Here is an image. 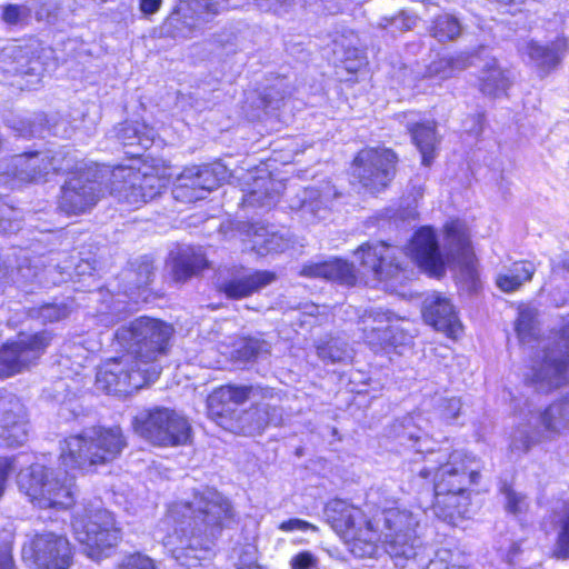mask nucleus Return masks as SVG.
<instances>
[{
	"mask_svg": "<svg viewBox=\"0 0 569 569\" xmlns=\"http://www.w3.org/2000/svg\"><path fill=\"white\" fill-rule=\"evenodd\" d=\"M173 335L171 323L150 316L119 327L114 339L124 352L98 367L97 387L108 395L130 396L156 382L162 372L159 359L170 352Z\"/></svg>",
	"mask_w": 569,
	"mask_h": 569,
	"instance_id": "nucleus-1",
	"label": "nucleus"
},
{
	"mask_svg": "<svg viewBox=\"0 0 569 569\" xmlns=\"http://www.w3.org/2000/svg\"><path fill=\"white\" fill-rule=\"evenodd\" d=\"M327 523L357 558H371L378 546L390 548L395 556H406L412 548L413 529L410 515L399 508H377L367 516L359 507L342 499L326 503Z\"/></svg>",
	"mask_w": 569,
	"mask_h": 569,
	"instance_id": "nucleus-2",
	"label": "nucleus"
},
{
	"mask_svg": "<svg viewBox=\"0 0 569 569\" xmlns=\"http://www.w3.org/2000/svg\"><path fill=\"white\" fill-rule=\"evenodd\" d=\"M167 518L174 526L179 545L174 558L186 567H197L211 550L212 538L236 522L232 501L214 487L192 491V500L172 502Z\"/></svg>",
	"mask_w": 569,
	"mask_h": 569,
	"instance_id": "nucleus-3",
	"label": "nucleus"
},
{
	"mask_svg": "<svg viewBox=\"0 0 569 569\" xmlns=\"http://www.w3.org/2000/svg\"><path fill=\"white\" fill-rule=\"evenodd\" d=\"M471 460L460 451H451L435 469L423 468L419 476L431 479V509L440 519L456 522L467 518L471 506L469 485H477L480 472L470 469Z\"/></svg>",
	"mask_w": 569,
	"mask_h": 569,
	"instance_id": "nucleus-4",
	"label": "nucleus"
},
{
	"mask_svg": "<svg viewBox=\"0 0 569 569\" xmlns=\"http://www.w3.org/2000/svg\"><path fill=\"white\" fill-rule=\"evenodd\" d=\"M128 441L118 425L90 428V432L67 436L60 443L58 460L66 471L80 476L94 475L117 461Z\"/></svg>",
	"mask_w": 569,
	"mask_h": 569,
	"instance_id": "nucleus-5",
	"label": "nucleus"
},
{
	"mask_svg": "<svg viewBox=\"0 0 569 569\" xmlns=\"http://www.w3.org/2000/svg\"><path fill=\"white\" fill-rule=\"evenodd\" d=\"M127 163L110 168L109 192L119 201L141 207L161 196L171 180L168 166L143 153L126 152Z\"/></svg>",
	"mask_w": 569,
	"mask_h": 569,
	"instance_id": "nucleus-6",
	"label": "nucleus"
},
{
	"mask_svg": "<svg viewBox=\"0 0 569 569\" xmlns=\"http://www.w3.org/2000/svg\"><path fill=\"white\" fill-rule=\"evenodd\" d=\"M19 492L38 510L67 511L77 503L73 477L62 476L53 468L33 462L16 476Z\"/></svg>",
	"mask_w": 569,
	"mask_h": 569,
	"instance_id": "nucleus-7",
	"label": "nucleus"
},
{
	"mask_svg": "<svg viewBox=\"0 0 569 569\" xmlns=\"http://www.w3.org/2000/svg\"><path fill=\"white\" fill-rule=\"evenodd\" d=\"M71 530L82 553L93 561L111 557L123 540L117 517L102 507L84 506L72 516Z\"/></svg>",
	"mask_w": 569,
	"mask_h": 569,
	"instance_id": "nucleus-8",
	"label": "nucleus"
},
{
	"mask_svg": "<svg viewBox=\"0 0 569 569\" xmlns=\"http://www.w3.org/2000/svg\"><path fill=\"white\" fill-rule=\"evenodd\" d=\"M400 157L398 152L385 146H365L350 161V174L353 183L371 197L386 192L393 183Z\"/></svg>",
	"mask_w": 569,
	"mask_h": 569,
	"instance_id": "nucleus-9",
	"label": "nucleus"
},
{
	"mask_svg": "<svg viewBox=\"0 0 569 569\" xmlns=\"http://www.w3.org/2000/svg\"><path fill=\"white\" fill-rule=\"evenodd\" d=\"M132 430L157 448H174L191 443L192 428L188 419L172 408L154 406L131 421Z\"/></svg>",
	"mask_w": 569,
	"mask_h": 569,
	"instance_id": "nucleus-10",
	"label": "nucleus"
},
{
	"mask_svg": "<svg viewBox=\"0 0 569 569\" xmlns=\"http://www.w3.org/2000/svg\"><path fill=\"white\" fill-rule=\"evenodd\" d=\"M254 392L261 398L273 396L272 388L261 386L224 383L213 388L206 400L208 418L229 432L244 435L250 427L243 420L247 410H238L232 405H243Z\"/></svg>",
	"mask_w": 569,
	"mask_h": 569,
	"instance_id": "nucleus-11",
	"label": "nucleus"
},
{
	"mask_svg": "<svg viewBox=\"0 0 569 569\" xmlns=\"http://www.w3.org/2000/svg\"><path fill=\"white\" fill-rule=\"evenodd\" d=\"M101 168L97 162L79 161L69 170L57 199L60 213L72 217L90 212L102 198Z\"/></svg>",
	"mask_w": 569,
	"mask_h": 569,
	"instance_id": "nucleus-12",
	"label": "nucleus"
},
{
	"mask_svg": "<svg viewBox=\"0 0 569 569\" xmlns=\"http://www.w3.org/2000/svg\"><path fill=\"white\" fill-rule=\"evenodd\" d=\"M56 335L48 329L37 331H19L14 339L0 345V379H9L37 367L48 349L52 346Z\"/></svg>",
	"mask_w": 569,
	"mask_h": 569,
	"instance_id": "nucleus-13",
	"label": "nucleus"
},
{
	"mask_svg": "<svg viewBox=\"0 0 569 569\" xmlns=\"http://www.w3.org/2000/svg\"><path fill=\"white\" fill-rule=\"evenodd\" d=\"M366 342L381 350H396L412 343L411 321L385 308H368L359 318Z\"/></svg>",
	"mask_w": 569,
	"mask_h": 569,
	"instance_id": "nucleus-14",
	"label": "nucleus"
},
{
	"mask_svg": "<svg viewBox=\"0 0 569 569\" xmlns=\"http://www.w3.org/2000/svg\"><path fill=\"white\" fill-rule=\"evenodd\" d=\"M21 560L33 569H71L77 548L66 533L36 531L21 546Z\"/></svg>",
	"mask_w": 569,
	"mask_h": 569,
	"instance_id": "nucleus-15",
	"label": "nucleus"
},
{
	"mask_svg": "<svg viewBox=\"0 0 569 569\" xmlns=\"http://www.w3.org/2000/svg\"><path fill=\"white\" fill-rule=\"evenodd\" d=\"M400 251L399 247L388 241H365L357 247L355 256L366 273L389 287L401 283L406 278V266L398 257Z\"/></svg>",
	"mask_w": 569,
	"mask_h": 569,
	"instance_id": "nucleus-16",
	"label": "nucleus"
},
{
	"mask_svg": "<svg viewBox=\"0 0 569 569\" xmlns=\"http://www.w3.org/2000/svg\"><path fill=\"white\" fill-rule=\"evenodd\" d=\"M51 173H60L54 167L53 157L48 152L32 150L11 156L0 177L11 187H24L46 182Z\"/></svg>",
	"mask_w": 569,
	"mask_h": 569,
	"instance_id": "nucleus-17",
	"label": "nucleus"
},
{
	"mask_svg": "<svg viewBox=\"0 0 569 569\" xmlns=\"http://www.w3.org/2000/svg\"><path fill=\"white\" fill-rule=\"evenodd\" d=\"M408 254L428 276L441 278L446 272L439 241L431 226L419 227L408 242Z\"/></svg>",
	"mask_w": 569,
	"mask_h": 569,
	"instance_id": "nucleus-18",
	"label": "nucleus"
},
{
	"mask_svg": "<svg viewBox=\"0 0 569 569\" xmlns=\"http://www.w3.org/2000/svg\"><path fill=\"white\" fill-rule=\"evenodd\" d=\"M28 411L14 395H0V447L16 448L27 439Z\"/></svg>",
	"mask_w": 569,
	"mask_h": 569,
	"instance_id": "nucleus-19",
	"label": "nucleus"
},
{
	"mask_svg": "<svg viewBox=\"0 0 569 569\" xmlns=\"http://www.w3.org/2000/svg\"><path fill=\"white\" fill-rule=\"evenodd\" d=\"M219 184L214 169L209 164H202L183 171L172 189V194L179 202L194 203Z\"/></svg>",
	"mask_w": 569,
	"mask_h": 569,
	"instance_id": "nucleus-20",
	"label": "nucleus"
},
{
	"mask_svg": "<svg viewBox=\"0 0 569 569\" xmlns=\"http://www.w3.org/2000/svg\"><path fill=\"white\" fill-rule=\"evenodd\" d=\"M298 274L309 279H322L346 287H355L358 282V272L355 264L343 258L307 262L301 267Z\"/></svg>",
	"mask_w": 569,
	"mask_h": 569,
	"instance_id": "nucleus-21",
	"label": "nucleus"
},
{
	"mask_svg": "<svg viewBox=\"0 0 569 569\" xmlns=\"http://www.w3.org/2000/svg\"><path fill=\"white\" fill-rule=\"evenodd\" d=\"M425 322L451 340L463 335V326L449 299L437 296L421 311Z\"/></svg>",
	"mask_w": 569,
	"mask_h": 569,
	"instance_id": "nucleus-22",
	"label": "nucleus"
},
{
	"mask_svg": "<svg viewBox=\"0 0 569 569\" xmlns=\"http://www.w3.org/2000/svg\"><path fill=\"white\" fill-rule=\"evenodd\" d=\"M569 50V41L565 36L557 37L549 44H540L530 41L527 44V54L535 62L540 77H546L555 71L562 62Z\"/></svg>",
	"mask_w": 569,
	"mask_h": 569,
	"instance_id": "nucleus-23",
	"label": "nucleus"
},
{
	"mask_svg": "<svg viewBox=\"0 0 569 569\" xmlns=\"http://www.w3.org/2000/svg\"><path fill=\"white\" fill-rule=\"evenodd\" d=\"M277 279V273L271 270H254L251 273L233 277L223 282L219 291L228 299L240 300L259 292Z\"/></svg>",
	"mask_w": 569,
	"mask_h": 569,
	"instance_id": "nucleus-24",
	"label": "nucleus"
},
{
	"mask_svg": "<svg viewBox=\"0 0 569 569\" xmlns=\"http://www.w3.org/2000/svg\"><path fill=\"white\" fill-rule=\"evenodd\" d=\"M406 129L410 136L411 143L421 156V164L423 167H430L437 157L440 142L437 121H416L409 123Z\"/></svg>",
	"mask_w": 569,
	"mask_h": 569,
	"instance_id": "nucleus-25",
	"label": "nucleus"
},
{
	"mask_svg": "<svg viewBox=\"0 0 569 569\" xmlns=\"http://www.w3.org/2000/svg\"><path fill=\"white\" fill-rule=\"evenodd\" d=\"M443 239L448 248L455 251L457 257L472 256L473 248L470 231L467 223L459 218H451L442 226Z\"/></svg>",
	"mask_w": 569,
	"mask_h": 569,
	"instance_id": "nucleus-26",
	"label": "nucleus"
},
{
	"mask_svg": "<svg viewBox=\"0 0 569 569\" xmlns=\"http://www.w3.org/2000/svg\"><path fill=\"white\" fill-rule=\"evenodd\" d=\"M471 66L470 57L460 52L432 60L425 69L423 78L447 80Z\"/></svg>",
	"mask_w": 569,
	"mask_h": 569,
	"instance_id": "nucleus-27",
	"label": "nucleus"
},
{
	"mask_svg": "<svg viewBox=\"0 0 569 569\" xmlns=\"http://www.w3.org/2000/svg\"><path fill=\"white\" fill-rule=\"evenodd\" d=\"M209 268L210 262L203 252L189 249L176 257L172 266V277L178 282H184Z\"/></svg>",
	"mask_w": 569,
	"mask_h": 569,
	"instance_id": "nucleus-28",
	"label": "nucleus"
},
{
	"mask_svg": "<svg viewBox=\"0 0 569 569\" xmlns=\"http://www.w3.org/2000/svg\"><path fill=\"white\" fill-rule=\"evenodd\" d=\"M536 268L529 260H518L511 266V273H501L496 278V286L500 291L511 293L521 288L525 282L531 281Z\"/></svg>",
	"mask_w": 569,
	"mask_h": 569,
	"instance_id": "nucleus-29",
	"label": "nucleus"
},
{
	"mask_svg": "<svg viewBox=\"0 0 569 569\" xmlns=\"http://www.w3.org/2000/svg\"><path fill=\"white\" fill-rule=\"evenodd\" d=\"M428 34L439 43H447L457 40L462 32L460 20L448 12L435 16L428 26Z\"/></svg>",
	"mask_w": 569,
	"mask_h": 569,
	"instance_id": "nucleus-30",
	"label": "nucleus"
},
{
	"mask_svg": "<svg viewBox=\"0 0 569 569\" xmlns=\"http://www.w3.org/2000/svg\"><path fill=\"white\" fill-rule=\"evenodd\" d=\"M542 367L547 372H550L551 376L548 377L547 373L542 375L541 371H537L531 378L532 382L536 383L548 380L553 389L569 385V352L558 359L545 360Z\"/></svg>",
	"mask_w": 569,
	"mask_h": 569,
	"instance_id": "nucleus-31",
	"label": "nucleus"
},
{
	"mask_svg": "<svg viewBox=\"0 0 569 569\" xmlns=\"http://www.w3.org/2000/svg\"><path fill=\"white\" fill-rule=\"evenodd\" d=\"M510 87V81L506 72L496 62L487 64L483 68V74L479 79V90L487 96L497 97L506 92Z\"/></svg>",
	"mask_w": 569,
	"mask_h": 569,
	"instance_id": "nucleus-32",
	"label": "nucleus"
},
{
	"mask_svg": "<svg viewBox=\"0 0 569 569\" xmlns=\"http://www.w3.org/2000/svg\"><path fill=\"white\" fill-rule=\"evenodd\" d=\"M550 555L556 560H569V501L562 506V515L558 520V530Z\"/></svg>",
	"mask_w": 569,
	"mask_h": 569,
	"instance_id": "nucleus-33",
	"label": "nucleus"
},
{
	"mask_svg": "<svg viewBox=\"0 0 569 569\" xmlns=\"http://www.w3.org/2000/svg\"><path fill=\"white\" fill-rule=\"evenodd\" d=\"M565 402H567V399L559 403L549 405L542 410L541 423L546 431L558 435L569 427V419L563 408Z\"/></svg>",
	"mask_w": 569,
	"mask_h": 569,
	"instance_id": "nucleus-34",
	"label": "nucleus"
},
{
	"mask_svg": "<svg viewBox=\"0 0 569 569\" xmlns=\"http://www.w3.org/2000/svg\"><path fill=\"white\" fill-rule=\"evenodd\" d=\"M69 315L70 309L63 302H43L34 308V318L43 326L62 321Z\"/></svg>",
	"mask_w": 569,
	"mask_h": 569,
	"instance_id": "nucleus-35",
	"label": "nucleus"
},
{
	"mask_svg": "<svg viewBox=\"0 0 569 569\" xmlns=\"http://www.w3.org/2000/svg\"><path fill=\"white\" fill-rule=\"evenodd\" d=\"M463 260L460 266V281L470 291H477L481 287L478 261L475 252L472 256L459 257Z\"/></svg>",
	"mask_w": 569,
	"mask_h": 569,
	"instance_id": "nucleus-36",
	"label": "nucleus"
},
{
	"mask_svg": "<svg viewBox=\"0 0 569 569\" xmlns=\"http://www.w3.org/2000/svg\"><path fill=\"white\" fill-rule=\"evenodd\" d=\"M438 418L446 425H453L462 413V401L460 397H443L437 405Z\"/></svg>",
	"mask_w": 569,
	"mask_h": 569,
	"instance_id": "nucleus-37",
	"label": "nucleus"
},
{
	"mask_svg": "<svg viewBox=\"0 0 569 569\" xmlns=\"http://www.w3.org/2000/svg\"><path fill=\"white\" fill-rule=\"evenodd\" d=\"M114 569H160L156 559L142 551L127 553Z\"/></svg>",
	"mask_w": 569,
	"mask_h": 569,
	"instance_id": "nucleus-38",
	"label": "nucleus"
},
{
	"mask_svg": "<svg viewBox=\"0 0 569 569\" xmlns=\"http://www.w3.org/2000/svg\"><path fill=\"white\" fill-rule=\"evenodd\" d=\"M266 345L264 340L254 337H244L234 351L236 359L241 362L256 361Z\"/></svg>",
	"mask_w": 569,
	"mask_h": 569,
	"instance_id": "nucleus-39",
	"label": "nucleus"
},
{
	"mask_svg": "<svg viewBox=\"0 0 569 569\" xmlns=\"http://www.w3.org/2000/svg\"><path fill=\"white\" fill-rule=\"evenodd\" d=\"M30 13V9L23 4L6 3L1 8V20L8 26H17L27 22Z\"/></svg>",
	"mask_w": 569,
	"mask_h": 569,
	"instance_id": "nucleus-40",
	"label": "nucleus"
},
{
	"mask_svg": "<svg viewBox=\"0 0 569 569\" xmlns=\"http://www.w3.org/2000/svg\"><path fill=\"white\" fill-rule=\"evenodd\" d=\"M317 355L320 359L332 363L339 362L345 357V350L336 338H329L316 346Z\"/></svg>",
	"mask_w": 569,
	"mask_h": 569,
	"instance_id": "nucleus-41",
	"label": "nucleus"
},
{
	"mask_svg": "<svg viewBox=\"0 0 569 569\" xmlns=\"http://www.w3.org/2000/svg\"><path fill=\"white\" fill-rule=\"evenodd\" d=\"M16 456H0V500L4 496L8 480L16 468Z\"/></svg>",
	"mask_w": 569,
	"mask_h": 569,
	"instance_id": "nucleus-42",
	"label": "nucleus"
},
{
	"mask_svg": "<svg viewBox=\"0 0 569 569\" xmlns=\"http://www.w3.org/2000/svg\"><path fill=\"white\" fill-rule=\"evenodd\" d=\"M0 569H17L13 558V541L0 542Z\"/></svg>",
	"mask_w": 569,
	"mask_h": 569,
	"instance_id": "nucleus-43",
	"label": "nucleus"
},
{
	"mask_svg": "<svg viewBox=\"0 0 569 569\" xmlns=\"http://www.w3.org/2000/svg\"><path fill=\"white\" fill-rule=\"evenodd\" d=\"M291 569H313L317 565L316 557L309 551H300L292 557Z\"/></svg>",
	"mask_w": 569,
	"mask_h": 569,
	"instance_id": "nucleus-44",
	"label": "nucleus"
},
{
	"mask_svg": "<svg viewBox=\"0 0 569 569\" xmlns=\"http://www.w3.org/2000/svg\"><path fill=\"white\" fill-rule=\"evenodd\" d=\"M278 528L281 530V531H293V530H302V531H307V530H312V531H316L317 530V527L306 520H302V519H298V518H291V519H288V520H284L282 521Z\"/></svg>",
	"mask_w": 569,
	"mask_h": 569,
	"instance_id": "nucleus-45",
	"label": "nucleus"
},
{
	"mask_svg": "<svg viewBox=\"0 0 569 569\" xmlns=\"http://www.w3.org/2000/svg\"><path fill=\"white\" fill-rule=\"evenodd\" d=\"M522 503H523L522 496L518 495L515 491H508L507 502H506V509L508 512H510L512 515H517V513L521 512Z\"/></svg>",
	"mask_w": 569,
	"mask_h": 569,
	"instance_id": "nucleus-46",
	"label": "nucleus"
},
{
	"mask_svg": "<svg viewBox=\"0 0 569 569\" xmlns=\"http://www.w3.org/2000/svg\"><path fill=\"white\" fill-rule=\"evenodd\" d=\"M162 0H139V9L144 16H151L159 11Z\"/></svg>",
	"mask_w": 569,
	"mask_h": 569,
	"instance_id": "nucleus-47",
	"label": "nucleus"
},
{
	"mask_svg": "<svg viewBox=\"0 0 569 569\" xmlns=\"http://www.w3.org/2000/svg\"><path fill=\"white\" fill-rule=\"evenodd\" d=\"M153 271L154 267L152 264V261L148 259L140 261L137 267V273L139 276H144V283L150 282Z\"/></svg>",
	"mask_w": 569,
	"mask_h": 569,
	"instance_id": "nucleus-48",
	"label": "nucleus"
},
{
	"mask_svg": "<svg viewBox=\"0 0 569 569\" xmlns=\"http://www.w3.org/2000/svg\"><path fill=\"white\" fill-rule=\"evenodd\" d=\"M392 20L393 21L401 20V22L405 26V28H403L405 31L411 30L413 28V26L416 24V17L415 16H410V14L406 13L405 11L398 12L392 18Z\"/></svg>",
	"mask_w": 569,
	"mask_h": 569,
	"instance_id": "nucleus-49",
	"label": "nucleus"
},
{
	"mask_svg": "<svg viewBox=\"0 0 569 569\" xmlns=\"http://www.w3.org/2000/svg\"><path fill=\"white\" fill-rule=\"evenodd\" d=\"M122 139H123V146L127 147V146H131L132 143L131 142H127L126 139L129 138V137H138V128L134 127V126H131V124H128L124 128H122Z\"/></svg>",
	"mask_w": 569,
	"mask_h": 569,
	"instance_id": "nucleus-50",
	"label": "nucleus"
},
{
	"mask_svg": "<svg viewBox=\"0 0 569 569\" xmlns=\"http://www.w3.org/2000/svg\"><path fill=\"white\" fill-rule=\"evenodd\" d=\"M475 124L477 126V132L481 133L485 127L486 122V114L485 112H478L473 116Z\"/></svg>",
	"mask_w": 569,
	"mask_h": 569,
	"instance_id": "nucleus-51",
	"label": "nucleus"
},
{
	"mask_svg": "<svg viewBox=\"0 0 569 569\" xmlns=\"http://www.w3.org/2000/svg\"><path fill=\"white\" fill-rule=\"evenodd\" d=\"M203 11L209 14H218L219 10L216 8L213 3H207L203 8Z\"/></svg>",
	"mask_w": 569,
	"mask_h": 569,
	"instance_id": "nucleus-52",
	"label": "nucleus"
},
{
	"mask_svg": "<svg viewBox=\"0 0 569 569\" xmlns=\"http://www.w3.org/2000/svg\"><path fill=\"white\" fill-rule=\"evenodd\" d=\"M259 99L264 108L269 107V104L271 103V97L268 94H261Z\"/></svg>",
	"mask_w": 569,
	"mask_h": 569,
	"instance_id": "nucleus-53",
	"label": "nucleus"
},
{
	"mask_svg": "<svg viewBox=\"0 0 569 569\" xmlns=\"http://www.w3.org/2000/svg\"><path fill=\"white\" fill-rule=\"evenodd\" d=\"M413 113H415L413 111H411V110H407V111H402V112L400 113V116H402V117H407V116H409V114H413Z\"/></svg>",
	"mask_w": 569,
	"mask_h": 569,
	"instance_id": "nucleus-54",
	"label": "nucleus"
},
{
	"mask_svg": "<svg viewBox=\"0 0 569 569\" xmlns=\"http://www.w3.org/2000/svg\"><path fill=\"white\" fill-rule=\"evenodd\" d=\"M529 449H530V440H527L526 446H525V450L527 451Z\"/></svg>",
	"mask_w": 569,
	"mask_h": 569,
	"instance_id": "nucleus-55",
	"label": "nucleus"
},
{
	"mask_svg": "<svg viewBox=\"0 0 569 569\" xmlns=\"http://www.w3.org/2000/svg\"><path fill=\"white\" fill-rule=\"evenodd\" d=\"M2 149H3V139H2V137L0 136V152L2 151Z\"/></svg>",
	"mask_w": 569,
	"mask_h": 569,
	"instance_id": "nucleus-56",
	"label": "nucleus"
}]
</instances>
